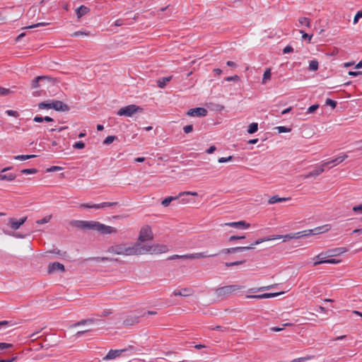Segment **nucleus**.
<instances>
[{
	"label": "nucleus",
	"instance_id": "obj_1",
	"mask_svg": "<svg viewBox=\"0 0 362 362\" xmlns=\"http://www.w3.org/2000/svg\"><path fill=\"white\" fill-rule=\"evenodd\" d=\"M139 247V243H134V245L129 247L125 244H119L110 247L107 251L117 255H140Z\"/></svg>",
	"mask_w": 362,
	"mask_h": 362
},
{
	"label": "nucleus",
	"instance_id": "obj_2",
	"mask_svg": "<svg viewBox=\"0 0 362 362\" xmlns=\"http://www.w3.org/2000/svg\"><path fill=\"white\" fill-rule=\"evenodd\" d=\"M343 160H330L327 162H323L320 165L315 166L313 170H311L308 174L304 175V177L307 179L312 177L318 176L325 170L330 169L335 165H337Z\"/></svg>",
	"mask_w": 362,
	"mask_h": 362
},
{
	"label": "nucleus",
	"instance_id": "obj_3",
	"mask_svg": "<svg viewBox=\"0 0 362 362\" xmlns=\"http://www.w3.org/2000/svg\"><path fill=\"white\" fill-rule=\"evenodd\" d=\"M100 222L95 221H79L74 220L70 222L72 227L81 229L82 230H95L98 231Z\"/></svg>",
	"mask_w": 362,
	"mask_h": 362
},
{
	"label": "nucleus",
	"instance_id": "obj_4",
	"mask_svg": "<svg viewBox=\"0 0 362 362\" xmlns=\"http://www.w3.org/2000/svg\"><path fill=\"white\" fill-rule=\"evenodd\" d=\"M139 251H140V255L146 253L161 254L168 251V246L163 244H156L150 246L139 243Z\"/></svg>",
	"mask_w": 362,
	"mask_h": 362
},
{
	"label": "nucleus",
	"instance_id": "obj_5",
	"mask_svg": "<svg viewBox=\"0 0 362 362\" xmlns=\"http://www.w3.org/2000/svg\"><path fill=\"white\" fill-rule=\"evenodd\" d=\"M243 286L240 285H228L219 287L215 290V293L218 298H223L231 294L235 293L238 291L243 289Z\"/></svg>",
	"mask_w": 362,
	"mask_h": 362
},
{
	"label": "nucleus",
	"instance_id": "obj_6",
	"mask_svg": "<svg viewBox=\"0 0 362 362\" xmlns=\"http://www.w3.org/2000/svg\"><path fill=\"white\" fill-rule=\"evenodd\" d=\"M143 108L136 105H129L121 107L117 112L119 116L132 117L138 112H141Z\"/></svg>",
	"mask_w": 362,
	"mask_h": 362
},
{
	"label": "nucleus",
	"instance_id": "obj_7",
	"mask_svg": "<svg viewBox=\"0 0 362 362\" xmlns=\"http://www.w3.org/2000/svg\"><path fill=\"white\" fill-rule=\"evenodd\" d=\"M274 238H259V239L257 240L256 241H255L254 243H252L250 246L230 247V248H229L230 253L233 254V253L240 252H243V251H246V250H253L255 245H257L263 242L270 240H274Z\"/></svg>",
	"mask_w": 362,
	"mask_h": 362
},
{
	"label": "nucleus",
	"instance_id": "obj_8",
	"mask_svg": "<svg viewBox=\"0 0 362 362\" xmlns=\"http://www.w3.org/2000/svg\"><path fill=\"white\" fill-rule=\"evenodd\" d=\"M153 238V234L149 226H146L141 228L138 238L139 241L145 242L146 240H151Z\"/></svg>",
	"mask_w": 362,
	"mask_h": 362
},
{
	"label": "nucleus",
	"instance_id": "obj_9",
	"mask_svg": "<svg viewBox=\"0 0 362 362\" xmlns=\"http://www.w3.org/2000/svg\"><path fill=\"white\" fill-rule=\"evenodd\" d=\"M47 81L49 83H54L57 81L56 78L47 76H40L36 78H35L32 82H31V87L32 88H36L39 87L40 82Z\"/></svg>",
	"mask_w": 362,
	"mask_h": 362
},
{
	"label": "nucleus",
	"instance_id": "obj_10",
	"mask_svg": "<svg viewBox=\"0 0 362 362\" xmlns=\"http://www.w3.org/2000/svg\"><path fill=\"white\" fill-rule=\"evenodd\" d=\"M26 220L27 216L22 217L19 220H17L15 218H10L8 221V226H9L13 230H16L23 225Z\"/></svg>",
	"mask_w": 362,
	"mask_h": 362
},
{
	"label": "nucleus",
	"instance_id": "obj_11",
	"mask_svg": "<svg viewBox=\"0 0 362 362\" xmlns=\"http://www.w3.org/2000/svg\"><path fill=\"white\" fill-rule=\"evenodd\" d=\"M218 254H207L206 252H197L192 254L183 255L182 257L185 259H199V258H206V257H212L217 256Z\"/></svg>",
	"mask_w": 362,
	"mask_h": 362
},
{
	"label": "nucleus",
	"instance_id": "obj_12",
	"mask_svg": "<svg viewBox=\"0 0 362 362\" xmlns=\"http://www.w3.org/2000/svg\"><path fill=\"white\" fill-rule=\"evenodd\" d=\"M147 164L151 168L147 170L149 173H158L163 171V168L157 160H148Z\"/></svg>",
	"mask_w": 362,
	"mask_h": 362
},
{
	"label": "nucleus",
	"instance_id": "obj_13",
	"mask_svg": "<svg viewBox=\"0 0 362 362\" xmlns=\"http://www.w3.org/2000/svg\"><path fill=\"white\" fill-rule=\"evenodd\" d=\"M51 106L52 109L56 111L67 112L70 110L69 107L61 100H52Z\"/></svg>",
	"mask_w": 362,
	"mask_h": 362
},
{
	"label": "nucleus",
	"instance_id": "obj_14",
	"mask_svg": "<svg viewBox=\"0 0 362 362\" xmlns=\"http://www.w3.org/2000/svg\"><path fill=\"white\" fill-rule=\"evenodd\" d=\"M207 110L204 107H195L188 110L187 115L191 117H204L207 115Z\"/></svg>",
	"mask_w": 362,
	"mask_h": 362
},
{
	"label": "nucleus",
	"instance_id": "obj_15",
	"mask_svg": "<svg viewBox=\"0 0 362 362\" xmlns=\"http://www.w3.org/2000/svg\"><path fill=\"white\" fill-rule=\"evenodd\" d=\"M127 349H110L107 354L103 358V361H109L119 357L122 354L126 351Z\"/></svg>",
	"mask_w": 362,
	"mask_h": 362
},
{
	"label": "nucleus",
	"instance_id": "obj_16",
	"mask_svg": "<svg viewBox=\"0 0 362 362\" xmlns=\"http://www.w3.org/2000/svg\"><path fill=\"white\" fill-rule=\"evenodd\" d=\"M56 271H59L61 272H65V267L64 266V264L58 262H53V263H50L49 265H48V268H47V272L48 274H52L54 272H55Z\"/></svg>",
	"mask_w": 362,
	"mask_h": 362
},
{
	"label": "nucleus",
	"instance_id": "obj_17",
	"mask_svg": "<svg viewBox=\"0 0 362 362\" xmlns=\"http://www.w3.org/2000/svg\"><path fill=\"white\" fill-rule=\"evenodd\" d=\"M347 250L346 247H335L327 250L326 255L328 257H337L347 252Z\"/></svg>",
	"mask_w": 362,
	"mask_h": 362
},
{
	"label": "nucleus",
	"instance_id": "obj_18",
	"mask_svg": "<svg viewBox=\"0 0 362 362\" xmlns=\"http://www.w3.org/2000/svg\"><path fill=\"white\" fill-rule=\"evenodd\" d=\"M98 231L103 235H106L117 233V229L112 226H106L100 223Z\"/></svg>",
	"mask_w": 362,
	"mask_h": 362
},
{
	"label": "nucleus",
	"instance_id": "obj_19",
	"mask_svg": "<svg viewBox=\"0 0 362 362\" xmlns=\"http://www.w3.org/2000/svg\"><path fill=\"white\" fill-rule=\"evenodd\" d=\"M224 225L227 226H230V227L240 228V229H245V228H249L250 226V223H247L245 221H239L237 222H229V223H226Z\"/></svg>",
	"mask_w": 362,
	"mask_h": 362
},
{
	"label": "nucleus",
	"instance_id": "obj_20",
	"mask_svg": "<svg viewBox=\"0 0 362 362\" xmlns=\"http://www.w3.org/2000/svg\"><path fill=\"white\" fill-rule=\"evenodd\" d=\"M11 168H5L2 169L0 172V180H6V181H12L16 178V175L12 173L4 174L8 170H10Z\"/></svg>",
	"mask_w": 362,
	"mask_h": 362
},
{
	"label": "nucleus",
	"instance_id": "obj_21",
	"mask_svg": "<svg viewBox=\"0 0 362 362\" xmlns=\"http://www.w3.org/2000/svg\"><path fill=\"white\" fill-rule=\"evenodd\" d=\"M139 316H128L124 321L123 324L124 326L129 327L132 326L134 325H136L139 323Z\"/></svg>",
	"mask_w": 362,
	"mask_h": 362
},
{
	"label": "nucleus",
	"instance_id": "obj_22",
	"mask_svg": "<svg viewBox=\"0 0 362 362\" xmlns=\"http://www.w3.org/2000/svg\"><path fill=\"white\" fill-rule=\"evenodd\" d=\"M193 291L191 288H184L182 289V291L175 290L173 291V295L177 296H189L192 295Z\"/></svg>",
	"mask_w": 362,
	"mask_h": 362
},
{
	"label": "nucleus",
	"instance_id": "obj_23",
	"mask_svg": "<svg viewBox=\"0 0 362 362\" xmlns=\"http://www.w3.org/2000/svg\"><path fill=\"white\" fill-rule=\"evenodd\" d=\"M89 12L90 8L84 5H81L76 10V13L78 19Z\"/></svg>",
	"mask_w": 362,
	"mask_h": 362
},
{
	"label": "nucleus",
	"instance_id": "obj_24",
	"mask_svg": "<svg viewBox=\"0 0 362 362\" xmlns=\"http://www.w3.org/2000/svg\"><path fill=\"white\" fill-rule=\"evenodd\" d=\"M113 260L117 261V259L109 258V257H94L86 258L83 260V262L95 261L97 262H107V261H113Z\"/></svg>",
	"mask_w": 362,
	"mask_h": 362
},
{
	"label": "nucleus",
	"instance_id": "obj_25",
	"mask_svg": "<svg viewBox=\"0 0 362 362\" xmlns=\"http://www.w3.org/2000/svg\"><path fill=\"white\" fill-rule=\"evenodd\" d=\"M180 194L177 195V196H175V197H173V196H170V197H166L165 199H164L162 202H161V204L166 207L168 206H169V204L173 202V201H175V200H178L180 199Z\"/></svg>",
	"mask_w": 362,
	"mask_h": 362
},
{
	"label": "nucleus",
	"instance_id": "obj_26",
	"mask_svg": "<svg viewBox=\"0 0 362 362\" xmlns=\"http://www.w3.org/2000/svg\"><path fill=\"white\" fill-rule=\"evenodd\" d=\"M339 262H340V260H339V259H334V258H329V259H327L326 260L315 261L313 263V266L315 267L317 265H319V264H325V263H327V264H337Z\"/></svg>",
	"mask_w": 362,
	"mask_h": 362
},
{
	"label": "nucleus",
	"instance_id": "obj_27",
	"mask_svg": "<svg viewBox=\"0 0 362 362\" xmlns=\"http://www.w3.org/2000/svg\"><path fill=\"white\" fill-rule=\"evenodd\" d=\"M173 78V76L163 77L158 81V86L160 88H165L166 83Z\"/></svg>",
	"mask_w": 362,
	"mask_h": 362
},
{
	"label": "nucleus",
	"instance_id": "obj_28",
	"mask_svg": "<svg viewBox=\"0 0 362 362\" xmlns=\"http://www.w3.org/2000/svg\"><path fill=\"white\" fill-rule=\"evenodd\" d=\"M291 199V198H284V197L281 198V197H279L277 195H276V196H273V197H272L269 199L268 202H269V204H276V203H278V202H281L286 201V200H288V199Z\"/></svg>",
	"mask_w": 362,
	"mask_h": 362
},
{
	"label": "nucleus",
	"instance_id": "obj_29",
	"mask_svg": "<svg viewBox=\"0 0 362 362\" xmlns=\"http://www.w3.org/2000/svg\"><path fill=\"white\" fill-rule=\"evenodd\" d=\"M323 228H324V226L317 227L314 229L307 230V232H308V234H310V235L320 234V233L325 232V230H322ZM327 230H328V228H327L325 230V231Z\"/></svg>",
	"mask_w": 362,
	"mask_h": 362
},
{
	"label": "nucleus",
	"instance_id": "obj_30",
	"mask_svg": "<svg viewBox=\"0 0 362 362\" xmlns=\"http://www.w3.org/2000/svg\"><path fill=\"white\" fill-rule=\"evenodd\" d=\"M94 322H95L94 319L82 320L78 321V322H76L75 324L72 325L71 326V327H77V326H80V325H86V324H92Z\"/></svg>",
	"mask_w": 362,
	"mask_h": 362
},
{
	"label": "nucleus",
	"instance_id": "obj_31",
	"mask_svg": "<svg viewBox=\"0 0 362 362\" xmlns=\"http://www.w3.org/2000/svg\"><path fill=\"white\" fill-rule=\"evenodd\" d=\"M298 23L299 25H298L297 26L305 25L307 28H310L311 25L310 20L306 17L300 18L298 19Z\"/></svg>",
	"mask_w": 362,
	"mask_h": 362
},
{
	"label": "nucleus",
	"instance_id": "obj_32",
	"mask_svg": "<svg viewBox=\"0 0 362 362\" xmlns=\"http://www.w3.org/2000/svg\"><path fill=\"white\" fill-rule=\"evenodd\" d=\"M258 130V124L256 122L251 123L247 129V132L250 134L255 133Z\"/></svg>",
	"mask_w": 362,
	"mask_h": 362
},
{
	"label": "nucleus",
	"instance_id": "obj_33",
	"mask_svg": "<svg viewBox=\"0 0 362 362\" xmlns=\"http://www.w3.org/2000/svg\"><path fill=\"white\" fill-rule=\"evenodd\" d=\"M318 62L315 59L311 60L309 63V70L317 71L318 69Z\"/></svg>",
	"mask_w": 362,
	"mask_h": 362
},
{
	"label": "nucleus",
	"instance_id": "obj_34",
	"mask_svg": "<svg viewBox=\"0 0 362 362\" xmlns=\"http://www.w3.org/2000/svg\"><path fill=\"white\" fill-rule=\"evenodd\" d=\"M245 262H246V259L239 260V261H235V262H226L225 266L226 267H230L233 266H238V265L243 264Z\"/></svg>",
	"mask_w": 362,
	"mask_h": 362
},
{
	"label": "nucleus",
	"instance_id": "obj_35",
	"mask_svg": "<svg viewBox=\"0 0 362 362\" xmlns=\"http://www.w3.org/2000/svg\"><path fill=\"white\" fill-rule=\"evenodd\" d=\"M271 78V69H267L265 70L264 74H263V78H262V83L264 84L267 80L270 79Z\"/></svg>",
	"mask_w": 362,
	"mask_h": 362
},
{
	"label": "nucleus",
	"instance_id": "obj_36",
	"mask_svg": "<svg viewBox=\"0 0 362 362\" xmlns=\"http://www.w3.org/2000/svg\"><path fill=\"white\" fill-rule=\"evenodd\" d=\"M38 108L40 110L43 109H52L51 102H42L38 104Z\"/></svg>",
	"mask_w": 362,
	"mask_h": 362
},
{
	"label": "nucleus",
	"instance_id": "obj_37",
	"mask_svg": "<svg viewBox=\"0 0 362 362\" xmlns=\"http://www.w3.org/2000/svg\"><path fill=\"white\" fill-rule=\"evenodd\" d=\"M281 293H284V292L265 293L262 294V297H263V298H270L276 297Z\"/></svg>",
	"mask_w": 362,
	"mask_h": 362
},
{
	"label": "nucleus",
	"instance_id": "obj_38",
	"mask_svg": "<svg viewBox=\"0 0 362 362\" xmlns=\"http://www.w3.org/2000/svg\"><path fill=\"white\" fill-rule=\"evenodd\" d=\"M116 139H117V137L116 136H108L103 141V144L105 145H109Z\"/></svg>",
	"mask_w": 362,
	"mask_h": 362
},
{
	"label": "nucleus",
	"instance_id": "obj_39",
	"mask_svg": "<svg viewBox=\"0 0 362 362\" xmlns=\"http://www.w3.org/2000/svg\"><path fill=\"white\" fill-rule=\"evenodd\" d=\"M52 218V215L46 216L43 218L36 221V223L41 225L48 223Z\"/></svg>",
	"mask_w": 362,
	"mask_h": 362
},
{
	"label": "nucleus",
	"instance_id": "obj_40",
	"mask_svg": "<svg viewBox=\"0 0 362 362\" xmlns=\"http://www.w3.org/2000/svg\"><path fill=\"white\" fill-rule=\"evenodd\" d=\"M210 329L211 330H218V331H221V332H226V331H228L229 329L228 327H223V326H210L209 327Z\"/></svg>",
	"mask_w": 362,
	"mask_h": 362
},
{
	"label": "nucleus",
	"instance_id": "obj_41",
	"mask_svg": "<svg viewBox=\"0 0 362 362\" xmlns=\"http://www.w3.org/2000/svg\"><path fill=\"white\" fill-rule=\"evenodd\" d=\"M118 204V202H103L101 204H99L100 209H103L107 206H116Z\"/></svg>",
	"mask_w": 362,
	"mask_h": 362
},
{
	"label": "nucleus",
	"instance_id": "obj_42",
	"mask_svg": "<svg viewBox=\"0 0 362 362\" xmlns=\"http://www.w3.org/2000/svg\"><path fill=\"white\" fill-rule=\"evenodd\" d=\"M49 25V23H45V22L38 23H36V24H33V25L27 26V27L25 28V29L38 28V27H40V26H46V25Z\"/></svg>",
	"mask_w": 362,
	"mask_h": 362
},
{
	"label": "nucleus",
	"instance_id": "obj_43",
	"mask_svg": "<svg viewBox=\"0 0 362 362\" xmlns=\"http://www.w3.org/2000/svg\"><path fill=\"white\" fill-rule=\"evenodd\" d=\"M13 345L12 344L5 343V342H0V351L8 349L13 348Z\"/></svg>",
	"mask_w": 362,
	"mask_h": 362
},
{
	"label": "nucleus",
	"instance_id": "obj_44",
	"mask_svg": "<svg viewBox=\"0 0 362 362\" xmlns=\"http://www.w3.org/2000/svg\"><path fill=\"white\" fill-rule=\"evenodd\" d=\"M81 35L88 36V35H89V33L79 30V31H76V32H74V33L71 34V37H78Z\"/></svg>",
	"mask_w": 362,
	"mask_h": 362
},
{
	"label": "nucleus",
	"instance_id": "obj_45",
	"mask_svg": "<svg viewBox=\"0 0 362 362\" xmlns=\"http://www.w3.org/2000/svg\"><path fill=\"white\" fill-rule=\"evenodd\" d=\"M325 104L327 105H329V106L332 107V108L334 109V108L336 107L337 103V102L335 100H332L330 98H327L326 100Z\"/></svg>",
	"mask_w": 362,
	"mask_h": 362
},
{
	"label": "nucleus",
	"instance_id": "obj_46",
	"mask_svg": "<svg viewBox=\"0 0 362 362\" xmlns=\"http://www.w3.org/2000/svg\"><path fill=\"white\" fill-rule=\"evenodd\" d=\"M296 235V238H297L308 237V236L310 235V234H308V232H307V230L298 232Z\"/></svg>",
	"mask_w": 362,
	"mask_h": 362
},
{
	"label": "nucleus",
	"instance_id": "obj_47",
	"mask_svg": "<svg viewBox=\"0 0 362 362\" xmlns=\"http://www.w3.org/2000/svg\"><path fill=\"white\" fill-rule=\"evenodd\" d=\"M21 173L23 174H33L37 173V170L35 168H26L21 170Z\"/></svg>",
	"mask_w": 362,
	"mask_h": 362
},
{
	"label": "nucleus",
	"instance_id": "obj_48",
	"mask_svg": "<svg viewBox=\"0 0 362 362\" xmlns=\"http://www.w3.org/2000/svg\"><path fill=\"white\" fill-rule=\"evenodd\" d=\"M327 257H328L326 255V252H321L318 255H317L314 259H316V261H319V260H326L327 259Z\"/></svg>",
	"mask_w": 362,
	"mask_h": 362
},
{
	"label": "nucleus",
	"instance_id": "obj_49",
	"mask_svg": "<svg viewBox=\"0 0 362 362\" xmlns=\"http://www.w3.org/2000/svg\"><path fill=\"white\" fill-rule=\"evenodd\" d=\"M245 238V237L244 235H231L228 238V241L229 242H233V241H235V240L244 239Z\"/></svg>",
	"mask_w": 362,
	"mask_h": 362
},
{
	"label": "nucleus",
	"instance_id": "obj_50",
	"mask_svg": "<svg viewBox=\"0 0 362 362\" xmlns=\"http://www.w3.org/2000/svg\"><path fill=\"white\" fill-rule=\"evenodd\" d=\"M187 195H192V196H197L198 194L196 192H182L180 193V197H185Z\"/></svg>",
	"mask_w": 362,
	"mask_h": 362
},
{
	"label": "nucleus",
	"instance_id": "obj_51",
	"mask_svg": "<svg viewBox=\"0 0 362 362\" xmlns=\"http://www.w3.org/2000/svg\"><path fill=\"white\" fill-rule=\"evenodd\" d=\"M362 18V10L358 11L354 18V24H356L358 20Z\"/></svg>",
	"mask_w": 362,
	"mask_h": 362
},
{
	"label": "nucleus",
	"instance_id": "obj_52",
	"mask_svg": "<svg viewBox=\"0 0 362 362\" xmlns=\"http://www.w3.org/2000/svg\"><path fill=\"white\" fill-rule=\"evenodd\" d=\"M6 113L8 116H12V117H18L19 116L18 112L17 111H16V110H8L6 111Z\"/></svg>",
	"mask_w": 362,
	"mask_h": 362
},
{
	"label": "nucleus",
	"instance_id": "obj_53",
	"mask_svg": "<svg viewBox=\"0 0 362 362\" xmlns=\"http://www.w3.org/2000/svg\"><path fill=\"white\" fill-rule=\"evenodd\" d=\"M35 155H18L13 156V158H35Z\"/></svg>",
	"mask_w": 362,
	"mask_h": 362
},
{
	"label": "nucleus",
	"instance_id": "obj_54",
	"mask_svg": "<svg viewBox=\"0 0 362 362\" xmlns=\"http://www.w3.org/2000/svg\"><path fill=\"white\" fill-rule=\"evenodd\" d=\"M74 147L75 148L82 149V148H83L85 147V144L83 141H79L76 142L74 144Z\"/></svg>",
	"mask_w": 362,
	"mask_h": 362
},
{
	"label": "nucleus",
	"instance_id": "obj_55",
	"mask_svg": "<svg viewBox=\"0 0 362 362\" xmlns=\"http://www.w3.org/2000/svg\"><path fill=\"white\" fill-rule=\"evenodd\" d=\"M279 133H285L289 132L291 131L290 128H287L286 127L280 126L276 128Z\"/></svg>",
	"mask_w": 362,
	"mask_h": 362
},
{
	"label": "nucleus",
	"instance_id": "obj_56",
	"mask_svg": "<svg viewBox=\"0 0 362 362\" xmlns=\"http://www.w3.org/2000/svg\"><path fill=\"white\" fill-rule=\"evenodd\" d=\"M183 131L186 134H189L193 131V126L192 124L186 125L183 127Z\"/></svg>",
	"mask_w": 362,
	"mask_h": 362
},
{
	"label": "nucleus",
	"instance_id": "obj_57",
	"mask_svg": "<svg viewBox=\"0 0 362 362\" xmlns=\"http://www.w3.org/2000/svg\"><path fill=\"white\" fill-rule=\"evenodd\" d=\"M319 107L318 105H313L310 106L307 110V113L310 114L314 112Z\"/></svg>",
	"mask_w": 362,
	"mask_h": 362
},
{
	"label": "nucleus",
	"instance_id": "obj_58",
	"mask_svg": "<svg viewBox=\"0 0 362 362\" xmlns=\"http://www.w3.org/2000/svg\"><path fill=\"white\" fill-rule=\"evenodd\" d=\"M49 252L54 253V254H56V255H60V256H64L66 253V252H62L61 250H59L58 249H54L52 250H50Z\"/></svg>",
	"mask_w": 362,
	"mask_h": 362
},
{
	"label": "nucleus",
	"instance_id": "obj_59",
	"mask_svg": "<svg viewBox=\"0 0 362 362\" xmlns=\"http://www.w3.org/2000/svg\"><path fill=\"white\" fill-rule=\"evenodd\" d=\"M63 168L60 166L54 165V166H52V167L47 168V172H54V171H57V170H61Z\"/></svg>",
	"mask_w": 362,
	"mask_h": 362
},
{
	"label": "nucleus",
	"instance_id": "obj_60",
	"mask_svg": "<svg viewBox=\"0 0 362 362\" xmlns=\"http://www.w3.org/2000/svg\"><path fill=\"white\" fill-rule=\"evenodd\" d=\"M11 93V90L8 88H5L0 86V95H6Z\"/></svg>",
	"mask_w": 362,
	"mask_h": 362
},
{
	"label": "nucleus",
	"instance_id": "obj_61",
	"mask_svg": "<svg viewBox=\"0 0 362 362\" xmlns=\"http://www.w3.org/2000/svg\"><path fill=\"white\" fill-rule=\"evenodd\" d=\"M125 24H127L125 23V20L121 19V18L116 20L115 23H114V25L115 26H122V25H125Z\"/></svg>",
	"mask_w": 362,
	"mask_h": 362
},
{
	"label": "nucleus",
	"instance_id": "obj_62",
	"mask_svg": "<svg viewBox=\"0 0 362 362\" xmlns=\"http://www.w3.org/2000/svg\"><path fill=\"white\" fill-rule=\"evenodd\" d=\"M300 33L303 34L302 37L303 40H308V41H310L313 35H308V33H304L303 30H300Z\"/></svg>",
	"mask_w": 362,
	"mask_h": 362
},
{
	"label": "nucleus",
	"instance_id": "obj_63",
	"mask_svg": "<svg viewBox=\"0 0 362 362\" xmlns=\"http://www.w3.org/2000/svg\"><path fill=\"white\" fill-rule=\"evenodd\" d=\"M240 79V77L238 75H235L233 76H228L226 78L227 81H238Z\"/></svg>",
	"mask_w": 362,
	"mask_h": 362
},
{
	"label": "nucleus",
	"instance_id": "obj_64",
	"mask_svg": "<svg viewBox=\"0 0 362 362\" xmlns=\"http://www.w3.org/2000/svg\"><path fill=\"white\" fill-rule=\"evenodd\" d=\"M353 211L356 213H361L362 214V204L355 206L353 207Z\"/></svg>",
	"mask_w": 362,
	"mask_h": 362
}]
</instances>
